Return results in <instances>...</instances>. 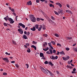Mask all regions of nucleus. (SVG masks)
Wrapping results in <instances>:
<instances>
[{
	"mask_svg": "<svg viewBox=\"0 0 77 77\" xmlns=\"http://www.w3.org/2000/svg\"><path fill=\"white\" fill-rule=\"evenodd\" d=\"M57 74H59V71H57Z\"/></svg>",
	"mask_w": 77,
	"mask_h": 77,
	"instance_id": "63",
	"label": "nucleus"
},
{
	"mask_svg": "<svg viewBox=\"0 0 77 77\" xmlns=\"http://www.w3.org/2000/svg\"><path fill=\"white\" fill-rule=\"evenodd\" d=\"M49 65H50L51 66H53V65H54V64L52 63L51 62H49Z\"/></svg>",
	"mask_w": 77,
	"mask_h": 77,
	"instance_id": "22",
	"label": "nucleus"
},
{
	"mask_svg": "<svg viewBox=\"0 0 77 77\" xmlns=\"http://www.w3.org/2000/svg\"><path fill=\"white\" fill-rule=\"evenodd\" d=\"M54 13L55 14H56V15H59V13H58L57 12L54 11Z\"/></svg>",
	"mask_w": 77,
	"mask_h": 77,
	"instance_id": "34",
	"label": "nucleus"
},
{
	"mask_svg": "<svg viewBox=\"0 0 77 77\" xmlns=\"http://www.w3.org/2000/svg\"><path fill=\"white\" fill-rule=\"evenodd\" d=\"M31 20L32 22H36V18L34 17V16L33 15H31Z\"/></svg>",
	"mask_w": 77,
	"mask_h": 77,
	"instance_id": "2",
	"label": "nucleus"
},
{
	"mask_svg": "<svg viewBox=\"0 0 77 77\" xmlns=\"http://www.w3.org/2000/svg\"><path fill=\"white\" fill-rule=\"evenodd\" d=\"M42 25L40 26V27H39L38 29V30L39 32L41 31V29H42Z\"/></svg>",
	"mask_w": 77,
	"mask_h": 77,
	"instance_id": "10",
	"label": "nucleus"
},
{
	"mask_svg": "<svg viewBox=\"0 0 77 77\" xmlns=\"http://www.w3.org/2000/svg\"><path fill=\"white\" fill-rule=\"evenodd\" d=\"M68 68H70V69H72L73 67L71 66H68Z\"/></svg>",
	"mask_w": 77,
	"mask_h": 77,
	"instance_id": "37",
	"label": "nucleus"
},
{
	"mask_svg": "<svg viewBox=\"0 0 77 77\" xmlns=\"http://www.w3.org/2000/svg\"><path fill=\"white\" fill-rule=\"evenodd\" d=\"M15 66H16V67H17V68H19V66H18V64H16Z\"/></svg>",
	"mask_w": 77,
	"mask_h": 77,
	"instance_id": "38",
	"label": "nucleus"
},
{
	"mask_svg": "<svg viewBox=\"0 0 77 77\" xmlns=\"http://www.w3.org/2000/svg\"><path fill=\"white\" fill-rule=\"evenodd\" d=\"M8 8L10 10H11V7H9Z\"/></svg>",
	"mask_w": 77,
	"mask_h": 77,
	"instance_id": "64",
	"label": "nucleus"
},
{
	"mask_svg": "<svg viewBox=\"0 0 77 77\" xmlns=\"http://www.w3.org/2000/svg\"><path fill=\"white\" fill-rule=\"evenodd\" d=\"M51 42V43H52V44H53V45H55L56 44V43H55V42H54V41H52Z\"/></svg>",
	"mask_w": 77,
	"mask_h": 77,
	"instance_id": "27",
	"label": "nucleus"
},
{
	"mask_svg": "<svg viewBox=\"0 0 77 77\" xmlns=\"http://www.w3.org/2000/svg\"><path fill=\"white\" fill-rule=\"evenodd\" d=\"M40 20H42V21H44V19H43L42 18H40Z\"/></svg>",
	"mask_w": 77,
	"mask_h": 77,
	"instance_id": "60",
	"label": "nucleus"
},
{
	"mask_svg": "<svg viewBox=\"0 0 77 77\" xmlns=\"http://www.w3.org/2000/svg\"><path fill=\"white\" fill-rule=\"evenodd\" d=\"M18 25H19V26H22L23 28H25V26L24 25L22 24L21 23H19L18 24Z\"/></svg>",
	"mask_w": 77,
	"mask_h": 77,
	"instance_id": "4",
	"label": "nucleus"
},
{
	"mask_svg": "<svg viewBox=\"0 0 77 77\" xmlns=\"http://www.w3.org/2000/svg\"><path fill=\"white\" fill-rule=\"evenodd\" d=\"M48 45L49 47H50L51 45V43H48Z\"/></svg>",
	"mask_w": 77,
	"mask_h": 77,
	"instance_id": "40",
	"label": "nucleus"
},
{
	"mask_svg": "<svg viewBox=\"0 0 77 77\" xmlns=\"http://www.w3.org/2000/svg\"><path fill=\"white\" fill-rule=\"evenodd\" d=\"M49 23H51V24H53V23H54V21H53V20H52L50 19V20H49Z\"/></svg>",
	"mask_w": 77,
	"mask_h": 77,
	"instance_id": "18",
	"label": "nucleus"
},
{
	"mask_svg": "<svg viewBox=\"0 0 77 77\" xmlns=\"http://www.w3.org/2000/svg\"><path fill=\"white\" fill-rule=\"evenodd\" d=\"M50 47H51V49H52V50H54V48H53V47H52V46H51Z\"/></svg>",
	"mask_w": 77,
	"mask_h": 77,
	"instance_id": "54",
	"label": "nucleus"
},
{
	"mask_svg": "<svg viewBox=\"0 0 77 77\" xmlns=\"http://www.w3.org/2000/svg\"><path fill=\"white\" fill-rule=\"evenodd\" d=\"M5 54H7V55H10V54H11L10 53H9V54H8V52H5Z\"/></svg>",
	"mask_w": 77,
	"mask_h": 77,
	"instance_id": "44",
	"label": "nucleus"
},
{
	"mask_svg": "<svg viewBox=\"0 0 77 77\" xmlns=\"http://www.w3.org/2000/svg\"><path fill=\"white\" fill-rule=\"evenodd\" d=\"M12 42L13 44H14V45H16V44H17V43H16V42H15V41H13Z\"/></svg>",
	"mask_w": 77,
	"mask_h": 77,
	"instance_id": "23",
	"label": "nucleus"
},
{
	"mask_svg": "<svg viewBox=\"0 0 77 77\" xmlns=\"http://www.w3.org/2000/svg\"><path fill=\"white\" fill-rule=\"evenodd\" d=\"M27 51L28 52V53H30L31 50L30 49V48H28L27 50Z\"/></svg>",
	"mask_w": 77,
	"mask_h": 77,
	"instance_id": "15",
	"label": "nucleus"
},
{
	"mask_svg": "<svg viewBox=\"0 0 77 77\" xmlns=\"http://www.w3.org/2000/svg\"><path fill=\"white\" fill-rule=\"evenodd\" d=\"M72 39V37H68V39Z\"/></svg>",
	"mask_w": 77,
	"mask_h": 77,
	"instance_id": "48",
	"label": "nucleus"
},
{
	"mask_svg": "<svg viewBox=\"0 0 77 77\" xmlns=\"http://www.w3.org/2000/svg\"><path fill=\"white\" fill-rule=\"evenodd\" d=\"M36 2L37 3H39V0H36Z\"/></svg>",
	"mask_w": 77,
	"mask_h": 77,
	"instance_id": "55",
	"label": "nucleus"
},
{
	"mask_svg": "<svg viewBox=\"0 0 77 77\" xmlns=\"http://www.w3.org/2000/svg\"><path fill=\"white\" fill-rule=\"evenodd\" d=\"M68 8H70V9H72V7H69V5H68Z\"/></svg>",
	"mask_w": 77,
	"mask_h": 77,
	"instance_id": "49",
	"label": "nucleus"
},
{
	"mask_svg": "<svg viewBox=\"0 0 77 77\" xmlns=\"http://www.w3.org/2000/svg\"><path fill=\"white\" fill-rule=\"evenodd\" d=\"M40 57H44V54L42 53H40Z\"/></svg>",
	"mask_w": 77,
	"mask_h": 77,
	"instance_id": "13",
	"label": "nucleus"
},
{
	"mask_svg": "<svg viewBox=\"0 0 77 77\" xmlns=\"http://www.w3.org/2000/svg\"><path fill=\"white\" fill-rule=\"evenodd\" d=\"M27 5H32V2L31 1H29L27 2Z\"/></svg>",
	"mask_w": 77,
	"mask_h": 77,
	"instance_id": "9",
	"label": "nucleus"
},
{
	"mask_svg": "<svg viewBox=\"0 0 77 77\" xmlns=\"http://www.w3.org/2000/svg\"><path fill=\"white\" fill-rule=\"evenodd\" d=\"M49 51L50 53V54H53V51L52 50V49H49Z\"/></svg>",
	"mask_w": 77,
	"mask_h": 77,
	"instance_id": "16",
	"label": "nucleus"
},
{
	"mask_svg": "<svg viewBox=\"0 0 77 77\" xmlns=\"http://www.w3.org/2000/svg\"><path fill=\"white\" fill-rule=\"evenodd\" d=\"M3 75H7V73L4 72L3 73Z\"/></svg>",
	"mask_w": 77,
	"mask_h": 77,
	"instance_id": "30",
	"label": "nucleus"
},
{
	"mask_svg": "<svg viewBox=\"0 0 77 77\" xmlns=\"http://www.w3.org/2000/svg\"><path fill=\"white\" fill-rule=\"evenodd\" d=\"M57 52V54H57V55H59V53H60V52H59L58 51Z\"/></svg>",
	"mask_w": 77,
	"mask_h": 77,
	"instance_id": "52",
	"label": "nucleus"
},
{
	"mask_svg": "<svg viewBox=\"0 0 77 77\" xmlns=\"http://www.w3.org/2000/svg\"><path fill=\"white\" fill-rule=\"evenodd\" d=\"M54 35H55V36H56V37H59V35H58V34H54Z\"/></svg>",
	"mask_w": 77,
	"mask_h": 77,
	"instance_id": "25",
	"label": "nucleus"
},
{
	"mask_svg": "<svg viewBox=\"0 0 77 77\" xmlns=\"http://www.w3.org/2000/svg\"><path fill=\"white\" fill-rule=\"evenodd\" d=\"M51 19H52V20H55V18H54L53 16H51Z\"/></svg>",
	"mask_w": 77,
	"mask_h": 77,
	"instance_id": "29",
	"label": "nucleus"
},
{
	"mask_svg": "<svg viewBox=\"0 0 77 77\" xmlns=\"http://www.w3.org/2000/svg\"><path fill=\"white\" fill-rule=\"evenodd\" d=\"M43 36H45V37H47L48 36V35L47 34H43Z\"/></svg>",
	"mask_w": 77,
	"mask_h": 77,
	"instance_id": "24",
	"label": "nucleus"
},
{
	"mask_svg": "<svg viewBox=\"0 0 77 77\" xmlns=\"http://www.w3.org/2000/svg\"><path fill=\"white\" fill-rule=\"evenodd\" d=\"M74 50H75V51H76V52H77V48H75L74 49Z\"/></svg>",
	"mask_w": 77,
	"mask_h": 77,
	"instance_id": "53",
	"label": "nucleus"
},
{
	"mask_svg": "<svg viewBox=\"0 0 77 77\" xmlns=\"http://www.w3.org/2000/svg\"><path fill=\"white\" fill-rule=\"evenodd\" d=\"M49 6L50 7H53V8H54V5H52L51 4L49 5Z\"/></svg>",
	"mask_w": 77,
	"mask_h": 77,
	"instance_id": "19",
	"label": "nucleus"
},
{
	"mask_svg": "<svg viewBox=\"0 0 77 77\" xmlns=\"http://www.w3.org/2000/svg\"><path fill=\"white\" fill-rule=\"evenodd\" d=\"M18 31L19 32V33H20V34H23V31L21 29H20H20H18Z\"/></svg>",
	"mask_w": 77,
	"mask_h": 77,
	"instance_id": "5",
	"label": "nucleus"
},
{
	"mask_svg": "<svg viewBox=\"0 0 77 77\" xmlns=\"http://www.w3.org/2000/svg\"><path fill=\"white\" fill-rule=\"evenodd\" d=\"M8 20L9 21L10 24H13L14 23V21L11 18H8Z\"/></svg>",
	"mask_w": 77,
	"mask_h": 77,
	"instance_id": "3",
	"label": "nucleus"
},
{
	"mask_svg": "<svg viewBox=\"0 0 77 77\" xmlns=\"http://www.w3.org/2000/svg\"><path fill=\"white\" fill-rule=\"evenodd\" d=\"M73 71H74V72L75 71H76V69L75 68H74L73 69Z\"/></svg>",
	"mask_w": 77,
	"mask_h": 77,
	"instance_id": "51",
	"label": "nucleus"
},
{
	"mask_svg": "<svg viewBox=\"0 0 77 77\" xmlns=\"http://www.w3.org/2000/svg\"><path fill=\"white\" fill-rule=\"evenodd\" d=\"M27 34H27V35H28V36H29V35H30V32H27Z\"/></svg>",
	"mask_w": 77,
	"mask_h": 77,
	"instance_id": "57",
	"label": "nucleus"
},
{
	"mask_svg": "<svg viewBox=\"0 0 77 77\" xmlns=\"http://www.w3.org/2000/svg\"><path fill=\"white\" fill-rule=\"evenodd\" d=\"M56 5H58L59 6H60V8H62V5L60 4V3H59V2H57L56 3Z\"/></svg>",
	"mask_w": 77,
	"mask_h": 77,
	"instance_id": "7",
	"label": "nucleus"
},
{
	"mask_svg": "<svg viewBox=\"0 0 77 77\" xmlns=\"http://www.w3.org/2000/svg\"><path fill=\"white\" fill-rule=\"evenodd\" d=\"M50 2H51V3H54V2H53V1H50Z\"/></svg>",
	"mask_w": 77,
	"mask_h": 77,
	"instance_id": "59",
	"label": "nucleus"
},
{
	"mask_svg": "<svg viewBox=\"0 0 77 77\" xmlns=\"http://www.w3.org/2000/svg\"><path fill=\"white\" fill-rule=\"evenodd\" d=\"M53 53L55 54L56 53V51L55 50H53Z\"/></svg>",
	"mask_w": 77,
	"mask_h": 77,
	"instance_id": "33",
	"label": "nucleus"
},
{
	"mask_svg": "<svg viewBox=\"0 0 77 77\" xmlns=\"http://www.w3.org/2000/svg\"><path fill=\"white\" fill-rule=\"evenodd\" d=\"M37 21H39V20H40L39 18H37Z\"/></svg>",
	"mask_w": 77,
	"mask_h": 77,
	"instance_id": "58",
	"label": "nucleus"
},
{
	"mask_svg": "<svg viewBox=\"0 0 77 77\" xmlns=\"http://www.w3.org/2000/svg\"><path fill=\"white\" fill-rule=\"evenodd\" d=\"M32 43H33V44H36L37 43L34 41H33L32 42Z\"/></svg>",
	"mask_w": 77,
	"mask_h": 77,
	"instance_id": "42",
	"label": "nucleus"
},
{
	"mask_svg": "<svg viewBox=\"0 0 77 77\" xmlns=\"http://www.w3.org/2000/svg\"><path fill=\"white\" fill-rule=\"evenodd\" d=\"M7 59V58H3V60H6Z\"/></svg>",
	"mask_w": 77,
	"mask_h": 77,
	"instance_id": "47",
	"label": "nucleus"
},
{
	"mask_svg": "<svg viewBox=\"0 0 77 77\" xmlns=\"http://www.w3.org/2000/svg\"><path fill=\"white\" fill-rule=\"evenodd\" d=\"M68 14H72V12L70 11H68Z\"/></svg>",
	"mask_w": 77,
	"mask_h": 77,
	"instance_id": "28",
	"label": "nucleus"
},
{
	"mask_svg": "<svg viewBox=\"0 0 77 77\" xmlns=\"http://www.w3.org/2000/svg\"><path fill=\"white\" fill-rule=\"evenodd\" d=\"M4 20H5L6 21H8V18H7V17H4Z\"/></svg>",
	"mask_w": 77,
	"mask_h": 77,
	"instance_id": "32",
	"label": "nucleus"
},
{
	"mask_svg": "<svg viewBox=\"0 0 77 77\" xmlns=\"http://www.w3.org/2000/svg\"><path fill=\"white\" fill-rule=\"evenodd\" d=\"M11 63H15V61H12L11 62Z\"/></svg>",
	"mask_w": 77,
	"mask_h": 77,
	"instance_id": "61",
	"label": "nucleus"
},
{
	"mask_svg": "<svg viewBox=\"0 0 77 77\" xmlns=\"http://www.w3.org/2000/svg\"><path fill=\"white\" fill-rule=\"evenodd\" d=\"M31 47H33V48H34L35 50H36V46H35L34 45H32L31 46Z\"/></svg>",
	"mask_w": 77,
	"mask_h": 77,
	"instance_id": "20",
	"label": "nucleus"
},
{
	"mask_svg": "<svg viewBox=\"0 0 77 77\" xmlns=\"http://www.w3.org/2000/svg\"><path fill=\"white\" fill-rule=\"evenodd\" d=\"M39 25L38 24H36L35 25V27L36 28V29H38V28H39Z\"/></svg>",
	"mask_w": 77,
	"mask_h": 77,
	"instance_id": "11",
	"label": "nucleus"
},
{
	"mask_svg": "<svg viewBox=\"0 0 77 77\" xmlns=\"http://www.w3.org/2000/svg\"><path fill=\"white\" fill-rule=\"evenodd\" d=\"M57 58H58V56H57L55 57V59H57Z\"/></svg>",
	"mask_w": 77,
	"mask_h": 77,
	"instance_id": "43",
	"label": "nucleus"
},
{
	"mask_svg": "<svg viewBox=\"0 0 77 77\" xmlns=\"http://www.w3.org/2000/svg\"><path fill=\"white\" fill-rule=\"evenodd\" d=\"M11 11L13 12H14V9H12L11 10Z\"/></svg>",
	"mask_w": 77,
	"mask_h": 77,
	"instance_id": "45",
	"label": "nucleus"
},
{
	"mask_svg": "<svg viewBox=\"0 0 77 77\" xmlns=\"http://www.w3.org/2000/svg\"><path fill=\"white\" fill-rule=\"evenodd\" d=\"M23 38L25 39H27V37L26 36V35H23Z\"/></svg>",
	"mask_w": 77,
	"mask_h": 77,
	"instance_id": "14",
	"label": "nucleus"
},
{
	"mask_svg": "<svg viewBox=\"0 0 77 77\" xmlns=\"http://www.w3.org/2000/svg\"><path fill=\"white\" fill-rule=\"evenodd\" d=\"M26 46H29V44L28 43V44H26Z\"/></svg>",
	"mask_w": 77,
	"mask_h": 77,
	"instance_id": "56",
	"label": "nucleus"
},
{
	"mask_svg": "<svg viewBox=\"0 0 77 77\" xmlns=\"http://www.w3.org/2000/svg\"><path fill=\"white\" fill-rule=\"evenodd\" d=\"M40 68L42 71L43 72H44V73L46 74V75H47V74H48V72H49L51 76V77L53 76V73L51 71L47 70V69H45L43 68V67L42 66H40Z\"/></svg>",
	"mask_w": 77,
	"mask_h": 77,
	"instance_id": "1",
	"label": "nucleus"
},
{
	"mask_svg": "<svg viewBox=\"0 0 77 77\" xmlns=\"http://www.w3.org/2000/svg\"><path fill=\"white\" fill-rule=\"evenodd\" d=\"M39 54V53H37L36 54H35V56H38V54Z\"/></svg>",
	"mask_w": 77,
	"mask_h": 77,
	"instance_id": "50",
	"label": "nucleus"
},
{
	"mask_svg": "<svg viewBox=\"0 0 77 77\" xmlns=\"http://www.w3.org/2000/svg\"><path fill=\"white\" fill-rule=\"evenodd\" d=\"M46 28L45 27V25H42V29L44 30H45Z\"/></svg>",
	"mask_w": 77,
	"mask_h": 77,
	"instance_id": "21",
	"label": "nucleus"
},
{
	"mask_svg": "<svg viewBox=\"0 0 77 77\" xmlns=\"http://www.w3.org/2000/svg\"><path fill=\"white\" fill-rule=\"evenodd\" d=\"M25 65H26V66H27V68H29V64H26Z\"/></svg>",
	"mask_w": 77,
	"mask_h": 77,
	"instance_id": "41",
	"label": "nucleus"
},
{
	"mask_svg": "<svg viewBox=\"0 0 77 77\" xmlns=\"http://www.w3.org/2000/svg\"><path fill=\"white\" fill-rule=\"evenodd\" d=\"M31 30L34 32L36 30V28L35 26H33V28H30Z\"/></svg>",
	"mask_w": 77,
	"mask_h": 77,
	"instance_id": "6",
	"label": "nucleus"
},
{
	"mask_svg": "<svg viewBox=\"0 0 77 77\" xmlns=\"http://www.w3.org/2000/svg\"><path fill=\"white\" fill-rule=\"evenodd\" d=\"M13 15H14V16H16V14H15V13H13Z\"/></svg>",
	"mask_w": 77,
	"mask_h": 77,
	"instance_id": "62",
	"label": "nucleus"
},
{
	"mask_svg": "<svg viewBox=\"0 0 77 77\" xmlns=\"http://www.w3.org/2000/svg\"><path fill=\"white\" fill-rule=\"evenodd\" d=\"M63 59L64 60H66V58H65V57H63Z\"/></svg>",
	"mask_w": 77,
	"mask_h": 77,
	"instance_id": "39",
	"label": "nucleus"
},
{
	"mask_svg": "<svg viewBox=\"0 0 77 77\" xmlns=\"http://www.w3.org/2000/svg\"><path fill=\"white\" fill-rule=\"evenodd\" d=\"M60 54H64V55H65V53L63 51H62L61 52H60Z\"/></svg>",
	"mask_w": 77,
	"mask_h": 77,
	"instance_id": "17",
	"label": "nucleus"
},
{
	"mask_svg": "<svg viewBox=\"0 0 77 77\" xmlns=\"http://www.w3.org/2000/svg\"><path fill=\"white\" fill-rule=\"evenodd\" d=\"M59 11H60V13H63V11L62 10H60L59 9Z\"/></svg>",
	"mask_w": 77,
	"mask_h": 77,
	"instance_id": "26",
	"label": "nucleus"
},
{
	"mask_svg": "<svg viewBox=\"0 0 77 77\" xmlns=\"http://www.w3.org/2000/svg\"><path fill=\"white\" fill-rule=\"evenodd\" d=\"M50 58L52 60H55V57H54V56L52 55V56L50 57Z\"/></svg>",
	"mask_w": 77,
	"mask_h": 77,
	"instance_id": "8",
	"label": "nucleus"
},
{
	"mask_svg": "<svg viewBox=\"0 0 77 77\" xmlns=\"http://www.w3.org/2000/svg\"><path fill=\"white\" fill-rule=\"evenodd\" d=\"M4 24L5 26H7V27H8V25H7V24H6V23H4Z\"/></svg>",
	"mask_w": 77,
	"mask_h": 77,
	"instance_id": "35",
	"label": "nucleus"
},
{
	"mask_svg": "<svg viewBox=\"0 0 77 77\" xmlns=\"http://www.w3.org/2000/svg\"><path fill=\"white\" fill-rule=\"evenodd\" d=\"M5 61H6V62H7V63H8L9 62V60H8V59L7 58V59L5 60Z\"/></svg>",
	"mask_w": 77,
	"mask_h": 77,
	"instance_id": "36",
	"label": "nucleus"
},
{
	"mask_svg": "<svg viewBox=\"0 0 77 77\" xmlns=\"http://www.w3.org/2000/svg\"><path fill=\"white\" fill-rule=\"evenodd\" d=\"M46 54H50V51H47L46 52Z\"/></svg>",
	"mask_w": 77,
	"mask_h": 77,
	"instance_id": "31",
	"label": "nucleus"
},
{
	"mask_svg": "<svg viewBox=\"0 0 77 77\" xmlns=\"http://www.w3.org/2000/svg\"><path fill=\"white\" fill-rule=\"evenodd\" d=\"M45 64H48V62L46 61L45 62Z\"/></svg>",
	"mask_w": 77,
	"mask_h": 77,
	"instance_id": "46",
	"label": "nucleus"
},
{
	"mask_svg": "<svg viewBox=\"0 0 77 77\" xmlns=\"http://www.w3.org/2000/svg\"><path fill=\"white\" fill-rule=\"evenodd\" d=\"M49 48H48V47H47L46 49H45L44 48H43V50H44V51H47L48 50V49Z\"/></svg>",
	"mask_w": 77,
	"mask_h": 77,
	"instance_id": "12",
	"label": "nucleus"
}]
</instances>
